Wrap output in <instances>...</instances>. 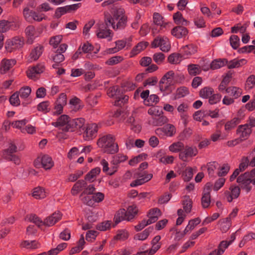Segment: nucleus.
<instances>
[{"label":"nucleus","instance_id":"obj_16","mask_svg":"<svg viewBox=\"0 0 255 255\" xmlns=\"http://www.w3.org/2000/svg\"><path fill=\"white\" fill-rule=\"evenodd\" d=\"M251 132L252 129L249 127V125H240L237 130V134L239 136L240 141H243L247 139Z\"/></svg>","mask_w":255,"mask_h":255},{"label":"nucleus","instance_id":"obj_10","mask_svg":"<svg viewBox=\"0 0 255 255\" xmlns=\"http://www.w3.org/2000/svg\"><path fill=\"white\" fill-rule=\"evenodd\" d=\"M149 90L143 91L140 95L141 99L143 100V104L146 106H151L153 104H156L159 101V97L155 94L149 95Z\"/></svg>","mask_w":255,"mask_h":255},{"label":"nucleus","instance_id":"obj_15","mask_svg":"<svg viewBox=\"0 0 255 255\" xmlns=\"http://www.w3.org/2000/svg\"><path fill=\"white\" fill-rule=\"evenodd\" d=\"M244 114L243 112L240 110L236 117L234 118L232 120L227 122L225 125V129L226 130H230L235 128L236 126L239 124L241 121L244 118Z\"/></svg>","mask_w":255,"mask_h":255},{"label":"nucleus","instance_id":"obj_61","mask_svg":"<svg viewBox=\"0 0 255 255\" xmlns=\"http://www.w3.org/2000/svg\"><path fill=\"white\" fill-rule=\"evenodd\" d=\"M229 246V244L227 243V241H221L218 247V249H216L217 252V255H222Z\"/></svg>","mask_w":255,"mask_h":255},{"label":"nucleus","instance_id":"obj_31","mask_svg":"<svg viewBox=\"0 0 255 255\" xmlns=\"http://www.w3.org/2000/svg\"><path fill=\"white\" fill-rule=\"evenodd\" d=\"M242 93V89L236 86L228 87L227 89V93L229 94L235 99L240 97Z\"/></svg>","mask_w":255,"mask_h":255},{"label":"nucleus","instance_id":"obj_64","mask_svg":"<svg viewBox=\"0 0 255 255\" xmlns=\"http://www.w3.org/2000/svg\"><path fill=\"white\" fill-rule=\"evenodd\" d=\"M165 55L161 52L156 53L153 55V61L159 65L163 62L165 60Z\"/></svg>","mask_w":255,"mask_h":255},{"label":"nucleus","instance_id":"obj_28","mask_svg":"<svg viewBox=\"0 0 255 255\" xmlns=\"http://www.w3.org/2000/svg\"><path fill=\"white\" fill-rule=\"evenodd\" d=\"M189 94L188 89L186 87H180L177 89L175 93L173 94V100H176L183 98Z\"/></svg>","mask_w":255,"mask_h":255},{"label":"nucleus","instance_id":"obj_55","mask_svg":"<svg viewBox=\"0 0 255 255\" xmlns=\"http://www.w3.org/2000/svg\"><path fill=\"white\" fill-rule=\"evenodd\" d=\"M211 203L210 194L203 193L201 198V204L203 208L206 209L209 207Z\"/></svg>","mask_w":255,"mask_h":255},{"label":"nucleus","instance_id":"obj_45","mask_svg":"<svg viewBox=\"0 0 255 255\" xmlns=\"http://www.w3.org/2000/svg\"><path fill=\"white\" fill-rule=\"evenodd\" d=\"M188 71L190 75L195 76L201 72V69L199 65L192 64L188 65Z\"/></svg>","mask_w":255,"mask_h":255},{"label":"nucleus","instance_id":"obj_40","mask_svg":"<svg viewBox=\"0 0 255 255\" xmlns=\"http://www.w3.org/2000/svg\"><path fill=\"white\" fill-rule=\"evenodd\" d=\"M226 63H227L226 59L214 60L210 64V67L213 70L218 69L226 65Z\"/></svg>","mask_w":255,"mask_h":255},{"label":"nucleus","instance_id":"obj_18","mask_svg":"<svg viewBox=\"0 0 255 255\" xmlns=\"http://www.w3.org/2000/svg\"><path fill=\"white\" fill-rule=\"evenodd\" d=\"M16 63V61L14 59H3L0 63V73L1 74H5Z\"/></svg>","mask_w":255,"mask_h":255},{"label":"nucleus","instance_id":"obj_34","mask_svg":"<svg viewBox=\"0 0 255 255\" xmlns=\"http://www.w3.org/2000/svg\"><path fill=\"white\" fill-rule=\"evenodd\" d=\"M148 43L146 42H141L138 43L131 51L130 53V57H133L145 49Z\"/></svg>","mask_w":255,"mask_h":255},{"label":"nucleus","instance_id":"obj_37","mask_svg":"<svg viewBox=\"0 0 255 255\" xmlns=\"http://www.w3.org/2000/svg\"><path fill=\"white\" fill-rule=\"evenodd\" d=\"M138 213V209L136 206H129L126 211L127 220L130 221L133 219Z\"/></svg>","mask_w":255,"mask_h":255},{"label":"nucleus","instance_id":"obj_17","mask_svg":"<svg viewBox=\"0 0 255 255\" xmlns=\"http://www.w3.org/2000/svg\"><path fill=\"white\" fill-rule=\"evenodd\" d=\"M61 218L62 214L60 212H55L44 220L43 225L46 227L52 226L60 220Z\"/></svg>","mask_w":255,"mask_h":255},{"label":"nucleus","instance_id":"obj_14","mask_svg":"<svg viewBox=\"0 0 255 255\" xmlns=\"http://www.w3.org/2000/svg\"><path fill=\"white\" fill-rule=\"evenodd\" d=\"M85 119L78 118L70 120L68 125L66 127V131H74L76 129L82 128L85 124Z\"/></svg>","mask_w":255,"mask_h":255},{"label":"nucleus","instance_id":"obj_27","mask_svg":"<svg viewBox=\"0 0 255 255\" xmlns=\"http://www.w3.org/2000/svg\"><path fill=\"white\" fill-rule=\"evenodd\" d=\"M87 185V182L85 180H79L73 185L71 189V194L75 196Z\"/></svg>","mask_w":255,"mask_h":255},{"label":"nucleus","instance_id":"obj_4","mask_svg":"<svg viewBox=\"0 0 255 255\" xmlns=\"http://www.w3.org/2000/svg\"><path fill=\"white\" fill-rule=\"evenodd\" d=\"M174 72L170 70L166 72L159 82V88L162 92H170L171 86L174 85Z\"/></svg>","mask_w":255,"mask_h":255},{"label":"nucleus","instance_id":"obj_48","mask_svg":"<svg viewBox=\"0 0 255 255\" xmlns=\"http://www.w3.org/2000/svg\"><path fill=\"white\" fill-rule=\"evenodd\" d=\"M200 222L201 220L199 218H196L194 219L190 220L188 223V225L184 229V232L187 233L189 231L193 230L195 227L198 225Z\"/></svg>","mask_w":255,"mask_h":255},{"label":"nucleus","instance_id":"obj_41","mask_svg":"<svg viewBox=\"0 0 255 255\" xmlns=\"http://www.w3.org/2000/svg\"><path fill=\"white\" fill-rule=\"evenodd\" d=\"M173 19L177 24H181L182 25H188L189 21L186 20L183 16L182 14L179 12H177L173 15Z\"/></svg>","mask_w":255,"mask_h":255},{"label":"nucleus","instance_id":"obj_43","mask_svg":"<svg viewBox=\"0 0 255 255\" xmlns=\"http://www.w3.org/2000/svg\"><path fill=\"white\" fill-rule=\"evenodd\" d=\"M183 57L180 53H174L170 54L168 57V61L172 64H177L179 63L182 60V57Z\"/></svg>","mask_w":255,"mask_h":255},{"label":"nucleus","instance_id":"obj_56","mask_svg":"<svg viewBox=\"0 0 255 255\" xmlns=\"http://www.w3.org/2000/svg\"><path fill=\"white\" fill-rule=\"evenodd\" d=\"M255 86V75H251L247 79L245 88L247 90H251Z\"/></svg>","mask_w":255,"mask_h":255},{"label":"nucleus","instance_id":"obj_53","mask_svg":"<svg viewBox=\"0 0 255 255\" xmlns=\"http://www.w3.org/2000/svg\"><path fill=\"white\" fill-rule=\"evenodd\" d=\"M127 159V156L118 154L113 157L112 163L114 165H118V164H119L120 163L124 162Z\"/></svg>","mask_w":255,"mask_h":255},{"label":"nucleus","instance_id":"obj_42","mask_svg":"<svg viewBox=\"0 0 255 255\" xmlns=\"http://www.w3.org/2000/svg\"><path fill=\"white\" fill-rule=\"evenodd\" d=\"M184 198V199L182 203L183 209L186 213H189L191 212L192 207V201L189 196L186 195Z\"/></svg>","mask_w":255,"mask_h":255},{"label":"nucleus","instance_id":"obj_23","mask_svg":"<svg viewBox=\"0 0 255 255\" xmlns=\"http://www.w3.org/2000/svg\"><path fill=\"white\" fill-rule=\"evenodd\" d=\"M161 215V211L158 208H155L150 209L147 214L149 219L146 220L147 223L150 225L154 223L158 220V216Z\"/></svg>","mask_w":255,"mask_h":255},{"label":"nucleus","instance_id":"obj_50","mask_svg":"<svg viewBox=\"0 0 255 255\" xmlns=\"http://www.w3.org/2000/svg\"><path fill=\"white\" fill-rule=\"evenodd\" d=\"M50 110V103L48 101L42 102L37 105V110L43 113H47L49 112Z\"/></svg>","mask_w":255,"mask_h":255},{"label":"nucleus","instance_id":"obj_26","mask_svg":"<svg viewBox=\"0 0 255 255\" xmlns=\"http://www.w3.org/2000/svg\"><path fill=\"white\" fill-rule=\"evenodd\" d=\"M116 47L114 48L107 49L105 52L107 54L115 53L120 50L123 49L126 45L127 41L125 39L119 40L115 42Z\"/></svg>","mask_w":255,"mask_h":255},{"label":"nucleus","instance_id":"obj_52","mask_svg":"<svg viewBox=\"0 0 255 255\" xmlns=\"http://www.w3.org/2000/svg\"><path fill=\"white\" fill-rule=\"evenodd\" d=\"M249 164L250 165V162L248 157L244 156L242 158L239 168L236 170H238L239 173L243 172L248 167Z\"/></svg>","mask_w":255,"mask_h":255},{"label":"nucleus","instance_id":"obj_59","mask_svg":"<svg viewBox=\"0 0 255 255\" xmlns=\"http://www.w3.org/2000/svg\"><path fill=\"white\" fill-rule=\"evenodd\" d=\"M96 190V188L95 187V186L93 184H90L89 186H88L87 187L84 188V191L82 192V193L80 195V198L82 197L83 196L87 195H93L94 193V192Z\"/></svg>","mask_w":255,"mask_h":255},{"label":"nucleus","instance_id":"obj_12","mask_svg":"<svg viewBox=\"0 0 255 255\" xmlns=\"http://www.w3.org/2000/svg\"><path fill=\"white\" fill-rule=\"evenodd\" d=\"M155 133L161 138L172 136L176 133L175 127L171 124H167L162 128H157Z\"/></svg>","mask_w":255,"mask_h":255},{"label":"nucleus","instance_id":"obj_36","mask_svg":"<svg viewBox=\"0 0 255 255\" xmlns=\"http://www.w3.org/2000/svg\"><path fill=\"white\" fill-rule=\"evenodd\" d=\"M153 230V227H149L145 229L142 232L135 235L134 239L141 241L144 240L147 238L149 234L152 232Z\"/></svg>","mask_w":255,"mask_h":255},{"label":"nucleus","instance_id":"obj_38","mask_svg":"<svg viewBox=\"0 0 255 255\" xmlns=\"http://www.w3.org/2000/svg\"><path fill=\"white\" fill-rule=\"evenodd\" d=\"M168 119L165 116L160 115L156 118H153L152 120L151 123L152 125L154 126H161L162 125L167 123Z\"/></svg>","mask_w":255,"mask_h":255},{"label":"nucleus","instance_id":"obj_58","mask_svg":"<svg viewBox=\"0 0 255 255\" xmlns=\"http://www.w3.org/2000/svg\"><path fill=\"white\" fill-rule=\"evenodd\" d=\"M111 222L110 221H104L97 225L96 229L101 231H105L110 229Z\"/></svg>","mask_w":255,"mask_h":255},{"label":"nucleus","instance_id":"obj_2","mask_svg":"<svg viewBox=\"0 0 255 255\" xmlns=\"http://www.w3.org/2000/svg\"><path fill=\"white\" fill-rule=\"evenodd\" d=\"M170 151L180 152L179 157L183 161H186L188 157L195 156L197 153L196 148L186 146L184 148V144H171L169 147Z\"/></svg>","mask_w":255,"mask_h":255},{"label":"nucleus","instance_id":"obj_32","mask_svg":"<svg viewBox=\"0 0 255 255\" xmlns=\"http://www.w3.org/2000/svg\"><path fill=\"white\" fill-rule=\"evenodd\" d=\"M153 19L154 24L157 26H159L161 30L166 27L167 23L163 20V17L158 13L155 12L153 14Z\"/></svg>","mask_w":255,"mask_h":255},{"label":"nucleus","instance_id":"obj_19","mask_svg":"<svg viewBox=\"0 0 255 255\" xmlns=\"http://www.w3.org/2000/svg\"><path fill=\"white\" fill-rule=\"evenodd\" d=\"M25 34L27 37V42L28 44H32L35 38L39 36L38 32L32 25L28 26L25 30Z\"/></svg>","mask_w":255,"mask_h":255},{"label":"nucleus","instance_id":"obj_20","mask_svg":"<svg viewBox=\"0 0 255 255\" xmlns=\"http://www.w3.org/2000/svg\"><path fill=\"white\" fill-rule=\"evenodd\" d=\"M197 47L193 44H189L183 46L181 49V52L185 58L195 54L197 52Z\"/></svg>","mask_w":255,"mask_h":255},{"label":"nucleus","instance_id":"obj_21","mask_svg":"<svg viewBox=\"0 0 255 255\" xmlns=\"http://www.w3.org/2000/svg\"><path fill=\"white\" fill-rule=\"evenodd\" d=\"M43 51V47L40 45H39L34 47L33 49H32L30 53V54L28 56V61L29 62H31L38 59V58L41 55Z\"/></svg>","mask_w":255,"mask_h":255},{"label":"nucleus","instance_id":"obj_8","mask_svg":"<svg viewBox=\"0 0 255 255\" xmlns=\"http://www.w3.org/2000/svg\"><path fill=\"white\" fill-rule=\"evenodd\" d=\"M45 70V65L44 63H39L33 66H29L26 72L27 76L31 79L35 80L38 76Z\"/></svg>","mask_w":255,"mask_h":255},{"label":"nucleus","instance_id":"obj_7","mask_svg":"<svg viewBox=\"0 0 255 255\" xmlns=\"http://www.w3.org/2000/svg\"><path fill=\"white\" fill-rule=\"evenodd\" d=\"M34 165L36 168L43 167L45 170H49L54 166V162L52 158L47 154L38 156L34 161Z\"/></svg>","mask_w":255,"mask_h":255},{"label":"nucleus","instance_id":"obj_63","mask_svg":"<svg viewBox=\"0 0 255 255\" xmlns=\"http://www.w3.org/2000/svg\"><path fill=\"white\" fill-rule=\"evenodd\" d=\"M230 42L233 48L236 49L240 46V38L236 35H232L230 38Z\"/></svg>","mask_w":255,"mask_h":255},{"label":"nucleus","instance_id":"obj_57","mask_svg":"<svg viewBox=\"0 0 255 255\" xmlns=\"http://www.w3.org/2000/svg\"><path fill=\"white\" fill-rule=\"evenodd\" d=\"M31 88L28 86H26L21 88L18 93L20 98L26 99L29 96L31 93Z\"/></svg>","mask_w":255,"mask_h":255},{"label":"nucleus","instance_id":"obj_3","mask_svg":"<svg viewBox=\"0 0 255 255\" xmlns=\"http://www.w3.org/2000/svg\"><path fill=\"white\" fill-rule=\"evenodd\" d=\"M237 182L241 188L249 193L252 188L251 184L255 185V178H252L249 176V172H246L237 177Z\"/></svg>","mask_w":255,"mask_h":255},{"label":"nucleus","instance_id":"obj_46","mask_svg":"<svg viewBox=\"0 0 255 255\" xmlns=\"http://www.w3.org/2000/svg\"><path fill=\"white\" fill-rule=\"evenodd\" d=\"M101 172V168L97 167L91 169L85 176V180L91 181L93 178L95 177L97 175L99 174Z\"/></svg>","mask_w":255,"mask_h":255},{"label":"nucleus","instance_id":"obj_30","mask_svg":"<svg viewBox=\"0 0 255 255\" xmlns=\"http://www.w3.org/2000/svg\"><path fill=\"white\" fill-rule=\"evenodd\" d=\"M188 109V105L185 103H182L177 107V111L182 119L186 120L187 119L188 117L187 114Z\"/></svg>","mask_w":255,"mask_h":255},{"label":"nucleus","instance_id":"obj_9","mask_svg":"<svg viewBox=\"0 0 255 255\" xmlns=\"http://www.w3.org/2000/svg\"><path fill=\"white\" fill-rule=\"evenodd\" d=\"M153 48L160 47L161 51L168 52L170 49L169 39L166 37H156L151 43Z\"/></svg>","mask_w":255,"mask_h":255},{"label":"nucleus","instance_id":"obj_35","mask_svg":"<svg viewBox=\"0 0 255 255\" xmlns=\"http://www.w3.org/2000/svg\"><path fill=\"white\" fill-rule=\"evenodd\" d=\"M103 152L108 154H115L119 151L118 144H105L102 145Z\"/></svg>","mask_w":255,"mask_h":255},{"label":"nucleus","instance_id":"obj_6","mask_svg":"<svg viewBox=\"0 0 255 255\" xmlns=\"http://www.w3.org/2000/svg\"><path fill=\"white\" fill-rule=\"evenodd\" d=\"M17 151V147L15 144H10L8 148L3 150L1 152V157L7 160L13 162L15 164L19 165L20 159L15 153Z\"/></svg>","mask_w":255,"mask_h":255},{"label":"nucleus","instance_id":"obj_29","mask_svg":"<svg viewBox=\"0 0 255 255\" xmlns=\"http://www.w3.org/2000/svg\"><path fill=\"white\" fill-rule=\"evenodd\" d=\"M125 220H127L126 210L125 209H120L115 215L114 218L115 223L113 225V227Z\"/></svg>","mask_w":255,"mask_h":255},{"label":"nucleus","instance_id":"obj_1","mask_svg":"<svg viewBox=\"0 0 255 255\" xmlns=\"http://www.w3.org/2000/svg\"><path fill=\"white\" fill-rule=\"evenodd\" d=\"M104 22L106 26H111L115 31L123 30L127 25L128 17L124 8L113 7L111 14L104 12Z\"/></svg>","mask_w":255,"mask_h":255},{"label":"nucleus","instance_id":"obj_62","mask_svg":"<svg viewBox=\"0 0 255 255\" xmlns=\"http://www.w3.org/2000/svg\"><path fill=\"white\" fill-rule=\"evenodd\" d=\"M82 53H89L94 50V46L88 42L83 43L79 46Z\"/></svg>","mask_w":255,"mask_h":255},{"label":"nucleus","instance_id":"obj_51","mask_svg":"<svg viewBox=\"0 0 255 255\" xmlns=\"http://www.w3.org/2000/svg\"><path fill=\"white\" fill-rule=\"evenodd\" d=\"M218 163L216 161L209 162L207 164L208 175L210 177L215 176V170L216 169Z\"/></svg>","mask_w":255,"mask_h":255},{"label":"nucleus","instance_id":"obj_24","mask_svg":"<svg viewBox=\"0 0 255 255\" xmlns=\"http://www.w3.org/2000/svg\"><path fill=\"white\" fill-rule=\"evenodd\" d=\"M247 61L245 59H234L230 61L227 59L226 65L228 69L237 68L245 65Z\"/></svg>","mask_w":255,"mask_h":255},{"label":"nucleus","instance_id":"obj_13","mask_svg":"<svg viewBox=\"0 0 255 255\" xmlns=\"http://www.w3.org/2000/svg\"><path fill=\"white\" fill-rule=\"evenodd\" d=\"M108 27L103 24L101 25L96 31V35L99 38H107L108 41H111L113 39L114 33Z\"/></svg>","mask_w":255,"mask_h":255},{"label":"nucleus","instance_id":"obj_44","mask_svg":"<svg viewBox=\"0 0 255 255\" xmlns=\"http://www.w3.org/2000/svg\"><path fill=\"white\" fill-rule=\"evenodd\" d=\"M32 196L37 199H43L46 197V193L44 189L40 187H37L33 189Z\"/></svg>","mask_w":255,"mask_h":255},{"label":"nucleus","instance_id":"obj_39","mask_svg":"<svg viewBox=\"0 0 255 255\" xmlns=\"http://www.w3.org/2000/svg\"><path fill=\"white\" fill-rule=\"evenodd\" d=\"M70 109L74 112H77L81 108V100L76 97H74L69 101Z\"/></svg>","mask_w":255,"mask_h":255},{"label":"nucleus","instance_id":"obj_5","mask_svg":"<svg viewBox=\"0 0 255 255\" xmlns=\"http://www.w3.org/2000/svg\"><path fill=\"white\" fill-rule=\"evenodd\" d=\"M24 44V38L20 36H15L8 39L5 43V48L7 52H12L21 48Z\"/></svg>","mask_w":255,"mask_h":255},{"label":"nucleus","instance_id":"obj_49","mask_svg":"<svg viewBox=\"0 0 255 255\" xmlns=\"http://www.w3.org/2000/svg\"><path fill=\"white\" fill-rule=\"evenodd\" d=\"M214 93L212 88L206 87L202 88L200 91V96L202 98L208 99Z\"/></svg>","mask_w":255,"mask_h":255},{"label":"nucleus","instance_id":"obj_22","mask_svg":"<svg viewBox=\"0 0 255 255\" xmlns=\"http://www.w3.org/2000/svg\"><path fill=\"white\" fill-rule=\"evenodd\" d=\"M69 117L66 115H61L58 118L57 121L53 122L52 125L55 127H60L63 130L66 131V127L70 122Z\"/></svg>","mask_w":255,"mask_h":255},{"label":"nucleus","instance_id":"obj_11","mask_svg":"<svg viewBox=\"0 0 255 255\" xmlns=\"http://www.w3.org/2000/svg\"><path fill=\"white\" fill-rule=\"evenodd\" d=\"M98 130V127L96 124H88L83 134L84 140L85 141H90L95 138Z\"/></svg>","mask_w":255,"mask_h":255},{"label":"nucleus","instance_id":"obj_25","mask_svg":"<svg viewBox=\"0 0 255 255\" xmlns=\"http://www.w3.org/2000/svg\"><path fill=\"white\" fill-rule=\"evenodd\" d=\"M188 30L186 28L181 26L175 27L171 30V34L177 38H181L185 36L188 34Z\"/></svg>","mask_w":255,"mask_h":255},{"label":"nucleus","instance_id":"obj_47","mask_svg":"<svg viewBox=\"0 0 255 255\" xmlns=\"http://www.w3.org/2000/svg\"><path fill=\"white\" fill-rule=\"evenodd\" d=\"M193 172L191 167H187L182 173V177L185 182L189 181L193 177Z\"/></svg>","mask_w":255,"mask_h":255},{"label":"nucleus","instance_id":"obj_54","mask_svg":"<svg viewBox=\"0 0 255 255\" xmlns=\"http://www.w3.org/2000/svg\"><path fill=\"white\" fill-rule=\"evenodd\" d=\"M148 114L151 115L153 119L161 115L163 113L162 110L158 107H152L148 109Z\"/></svg>","mask_w":255,"mask_h":255},{"label":"nucleus","instance_id":"obj_60","mask_svg":"<svg viewBox=\"0 0 255 255\" xmlns=\"http://www.w3.org/2000/svg\"><path fill=\"white\" fill-rule=\"evenodd\" d=\"M62 39V36L61 35L52 37L49 41L50 44L54 48L57 47Z\"/></svg>","mask_w":255,"mask_h":255},{"label":"nucleus","instance_id":"obj_33","mask_svg":"<svg viewBox=\"0 0 255 255\" xmlns=\"http://www.w3.org/2000/svg\"><path fill=\"white\" fill-rule=\"evenodd\" d=\"M116 141L115 136L111 134H103L99 137L97 143H114Z\"/></svg>","mask_w":255,"mask_h":255}]
</instances>
